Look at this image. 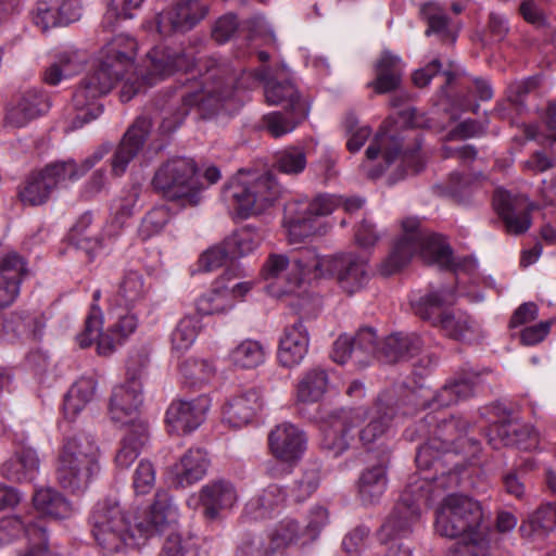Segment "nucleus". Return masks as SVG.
<instances>
[{
	"label": "nucleus",
	"mask_w": 556,
	"mask_h": 556,
	"mask_svg": "<svg viewBox=\"0 0 556 556\" xmlns=\"http://www.w3.org/2000/svg\"><path fill=\"white\" fill-rule=\"evenodd\" d=\"M178 518V508L165 491L156 492L150 510L140 516L109 498L98 503L92 511V532L106 553L116 554L144 545L149 539L175 526Z\"/></svg>",
	"instance_id": "obj_1"
},
{
	"label": "nucleus",
	"mask_w": 556,
	"mask_h": 556,
	"mask_svg": "<svg viewBox=\"0 0 556 556\" xmlns=\"http://www.w3.org/2000/svg\"><path fill=\"white\" fill-rule=\"evenodd\" d=\"M138 42L127 34L113 36L100 50L94 65L114 80H123L121 99L130 101L137 93L156 85L175 71L188 72L192 60L186 54L172 53L167 48L154 47L138 70Z\"/></svg>",
	"instance_id": "obj_2"
},
{
	"label": "nucleus",
	"mask_w": 556,
	"mask_h": 556,
	"mask_svg": "<svg viewBox=\"0 0 556 556\" xmlns=\"http://www.w3.org/2000/svg\"><path fill=\"white\" fill-rule=\"evenodd\" d=\"M484 520L485 514L479 501L463 493H452L443 497L435 508L433 527L440 536L466 541V552L459 556L488 555L490 540Z\"/></svg>",
	"instance_id": "obj_3"
},
{
	"label": "nucleus",
	"mask_w": 556,
	"mask_h": 556,
	"mask_svg": "<svg viewBox=\"0 0 556 556\" xmlns=\"http://www.w3.org/2000/svg\"><path fill=\"white\" fill-rule=\"evenodd\" d=\"M458 477L448 472L431 480L428 477H413L401 494L400 501L390 513L378 533L382 543L405 538L413 532L414 525L420 519L421 506L428 505L439 496V489L455 486Z\"/></svg>",
	"instance_id": "obj_4"
},
{
	"label": "nucleus",
	"mask_w": 556,
	"mask_h": 556,
	"mask_svg": "<svg viewBox=\"0 0 556 556\" xmlns=\"http://www.w3.org/2000/svg\"><path fill=\"white\" fill-rule=\"evenodd\" d=\"M343 204L345 211L354 212L364 205L361 198H350L344 202L334 194L320 193L313 199H300L289 202L285 208V228L291 244L327 232L329 225L324 220L337 207Z\"/></svg>",
	"instance_id": "obj_5"
},
{
	"label": "nucleus",
	"mask_w": 556,
	"mask_h": 556,
	"mask_svg": "<svg viewBox=\"0 0 556 556\" xmlns=\"http://www.w3.org/2000/svg\"><path fill=\"white\" fill-rule=\"evenodd\" d=\"M101 452L94 439L76 434L65 439L55 464V478L62 489L83 494L101 470Z\"/></svg>",
	"instance_id": "obj_6"
},
{
	"label": "nucleus",
	"mask_w": 556,
	"mask_h": 556,
	"mask_svg": "<svg viewBox=\"0 0 556 556\" xmlns=\"http://www.w3.org/2000/svg\"><path fill=\"white\" fill-rule=\"evenodd\" d=\"M403 233L395 243L391 254L381 263L379 271L390 276L404 267L410 258L419 253L428 263L440 267L452 264V251L444 238L438 235H426L419 229V219L407 217L402 222Z\"/></svg>",
	"instance_id": "obj_7"
},
{
	"label": "nucleus",
	"mask_w": 556,
	"mask_h": 556,
	"mask_svg": "<svg viewBox=\"0 0 556 556\" xmlns=\"http://www.w3.org/2000/svg\"><path fill=\"white\" fill-rule=\"evenodd\" d=\"M280 193L281 187L271 174L239 173L225 188L224 199L238 216L248 217L262 213Z\"/></svg>",
	"instance_id": "obj_8"
},
{
	"label": "nucleus",
	"mask_w": 556,
	"mask_h": 556,
	"mask_svg": "<svg viewBox=\"0 0 556 556\" xmlns=\"http://www.w3.org/2000/svg\"><path fill=\"white\" fill-rule=\"evenodd\" d=\"M152 185L164 198L185 207L198 205L205 190L195 162L188 157H174L162 164L154 174Z\"/></svg>",
	"instance_id": "obj_9"
},
{
	"label": "nucleus",
	"mask_w": 556,
	"mask_h": 556,
	"mask_svg": "<svg viewBox=\"0 0 556 556\" xmlns=\"http://www.w3.org/2000/svg\"><path fill=\"white\" fill-rule=\"evenodd\" d=\"M102 154L96 153L87 157L80 165L70 160L47 165L43 169L33 173L18 192L24 205L37 206L46 203L53 189L66 181H75L91 169Z\"/></svg>",
	"instance_id": "obj_10"
},
{
	"label": "nucleus",
	"mask_w": 556,
	"mask_h": 556,
	"mask_svg": "<svg viewBox=\"0 0 556 556\" xmlns=\"http://www.w3.org/2000/svg\"><path fill=\"white\" fill-rule=\"evenodd\" d=\"M453 301L454 295L442 290L420 298L413 307L420 318L440 326L446 336L455 340H469L475 336L476 325L465 313L451 314L444 311V305Z\"/></svg>",
	"instance_id": "obj_11"
},
{
	"label": "nucleus",
	"mask_w": 556,
	"mask_h": 556,
	"mask_svg": "<svg viewBox=\"0 0 556 556\" xmlns=\"http://www.w3.org/2000/svg\"><path fill=\"white\" fill-rule=\"evenodd\" d=\"M144 362L127 365V380L116 386L110 401V415L113 421L128 427L142 422L138 419V408L142 403L140 376Z\"/></svg>",
	"instance_id": "obj_12"
},
{
	"label": "nucleus",
	"mask_w": 556,
	"mask_h": 556,
	"mask_svg": "<svg viewBox=\"0 0 556 556\" xmlns=\"http://www.w3.org/2000/svg\"><path fill=\"white\" fill-rule=\"evenodd\" d=\"M116 83L96 66L86 74L73 94V106L77 111L73 128L80 127L101 114L102 106L98 99L109 93Z\"/></svg>",
	"instance_id": "obj_13"
},
{
	"label": "nucleus",
	"mask_w": 556,
	"mask_h": 556,
	"mask_svg": "<svg viewBox=\"0 0 556 556\" xmlns=\"http://www.w3.org/2000/svg\"><path fill=\"white\" fill-rule=\"evenodd\" d=\"M262 277L267 292L275 298L298 293L305 281L300 257L290 260L285 254H270L263 265Z\"/></svg>",
	"instance_id": "obj_14"
},
{
	"label": "nucleus",
	"mask_w": 556,
	"mask_h": 556,
	"mask_svg": "<svg viewBox=\"0 0 556 556\" xmlns=\"http://www.w3.org/2000/svg\"><path fill=\"white\" fill-rule=\"evenodd\" d=\"M367 416L363 407L336 410L323 422L321 445L334 456L346 451L355 439L354 430L359 427Z\"/></svg>",
	"instance_id": "obj_15"
},
{
	"label": "nucleus",
	"mask_w": 556,
	"mask_h": 556,
	"mask_svg": "<svg viewBox=\"0 0 556 556\" xmlns=\"http://www.w3.org/2000/svg\"><path fill=\"white\" fill-rule=\"evenodd\" d=\"M239 502L236 486L228 480H213L204 484L198 493L189 496L187 504L197 509L203 508V515L208 520L220 518L224 513L231 511Z\"/></svg>",
	"instance_id": "obj_16"
},
{
	"label": "nucleus",
	"mask_w": 556,
	"mask_h": 556,
	"mask_svg": "<svg viewBox=\"0 0 556 556\" xmlns=\"http://www.w3.org/2000/svg\"><path fill=\"white\" fill-rule=\"evenodd\" d=\"M235 96L229 81L206 75L200 90L186 91L181 99L184 105L188 108L198 105L206 113L219 111L230 113L238 108L239 102Z\"/></svg>",
	"instance_id": "obj_17"
},
{
	"label": "nucleus",
	"mask_w": 556,
	"mask_h": 556,
	"mask_svg": "<svg viewBox=\"0 0 556 556\" xmlns=\"http://www.w3.org/2000/svg\"><path fill=\"white\" fill-rule=\"evenodd\" d=\"M208 5L202 0H180L159 13L157 30L167 36L175 31H187L205 17Z\"/></svg>",
	"instance_id": "obj_18"
},
{
	"label": "nucleus",
	"mask_w": 556,
	"mask_h": 556,
	"mask_svg": "<svg viewBox=\"0 0 556 556\" xmlns=\"http://www.w3.org/2000/svg\"><path fill=\"white\" fill-rule=\"evenodd\" d=\"M211 401L205 395L192 400L173 401L166 410L165 421L169 432L187 434L204 421Z\"/></svg>",
	"instance_id": "obj_19"
},
{
	"label": "nucleus",
	"mask_w": 556,
	"mask_h": 556,
	"mask_svg": "<svg viewBox=\"0 0 556 556\" xmlns=\"http://www.w3.org/2000/svg\"><path fill=\"white\" fill-rule=\"evenodd\" d=\"M376 332L371 328H363L355 337L339 336L333 343L332 358L339 364H345L352 359L355 364L365 366L376 356Z\"/></svg>",
	"instance_id": "obj_20"
},
{
	"label": "nucleus",
	"mask_w": 556,
	"mask_h": 556,
	"mask_svg": "<svg viewBox=\"0 0 556 556\" xmlns=\"http://www.w3.org/2000/svg\"><path fill=\"white\" fill-rule=\"evenodd\" d=\"M268 444L271 454L277 459L293 464L304 455L307 438L298 426L286 421L277 425L269 432Z\"/></svg>",
	"instance_id": "obj_21"
},
{
	"label": "nucleus",
	"mask_w": 556,
	"mask_h": 556,
	"mask_svg": "<svg viewBox=\"0 0 556 556\" xmlns=\"http://www.w3.org/2000/svg\"><path fill=\"white\" fill-rule=\"evenodd\" d=\"M296 545H307L302 526L294 518L286 517L266 529L258 549L265 556H275L283 555L288 548Z\"/></svg>",
	"instance_id": "obj_22"
},
{
	"label": "nucleus",
	"mask_w": 556,
	"mask_h": 556,
	"mask_svg": "<svg viewBox=\"0 0 556 556\" xmlns=\"http://www.w3.org/2000/svg\"><path fill=\"white\" fill-rule=\"evenodd\" d=\"M28 273L27 262L16 252H9L2 256L0 261V308H7L17 300L21 286Z\"/></svg>",
	"instance_id": "obj_23"
},
{
	"label": "nucleus",
	"mask_w": 556,
	"mask_h": 556,
	"mask_svg": "<svg viewBox=\"0 0 556 556\" xmlns=\"http://www.w3.org/2000/svg\"><path fill=\"white\" fill-rule=\"evenodd\" d=\"M308 349V330L302 320H298L282 331L277 351L278 362L287 368L299 366L306 357Z\"/></svg>",
	"instance_id": "obj_24"
},
{
	"label": "nucleus",
	"mask_w": 556,
	"mask_h": 556,
	"mask_svg": "<svg viewBox=\"0 0 556 556\" xmlns=\"http://www.w3.org/2000/svg\"><path fill=\"white\" fill-rule=\"evenodd\" d=\"M257 79L265 81L264 92L268 104L285 105L301 118L307 117L309 109L300 100L298 89L291 80L279 79L278 76L268 78L264 71L257 73Z\"/></svg>",
	"instance_id": "obj_25"
},
{
	"label": "nucleus",
	"mask_w": 556,
	"mask_h": 556,
	"mask_svg": "<svg viewBox=\"0 0 556 556\" xmlns=\"http://www.w3.org/2000/svg\"><path fill=\"white\" fill-rule=\"evenodd\" d=\"M129 308L118 306L110 312L111 321L108 330L98 342V353L100 355L112 354L118 344L136 331L138 318Z\"/></svg>",
	"instance_id": "obj_26"
},
{
	"label": "nucleus",
	"mask_w": 556,
	"mask_h": 556,
	"mask_svg": "<svg viewBox=\"0 0 556 556\" xmlns=\"http://www.w3.org/2000/svg\"><path fill=\"white\" fill-rule=\"evenodd\" d=\"M263 407V396L257 389L243 390L225 405L224 421L233 428L243 427L251 422Z\"/></svg>",
	"instance_id": "obj_27"
},
{
	"label": "nucleus",
	"mask_w": 556,
	"mask_h": 556,
	"mask_svg": "<svg viewBox=\"0 0 556 556\" xmlns=\"http://www.w3.org/2000/svg\"><path fill=\"white\" fill-rule=\"evenodd\" d=\"M493 205L503 218L508 232L520 235L530 228V211L526 200L513 198L505 190H497L494 194Z\"/></svg>",
	"instance_id": "obj_28"
},
{
	"label": "nucleus",
	"mask_w": 556,
	"mask_h": 556,
	"mask_svg": "<svg viewBox=\"0 0 556 556\" xmlns=\"http://www.w3.org/2000/svg\"><path fill=\"white\" fill-rule=\"evenodd\" d=\"M151 129L148 117L138 118L124 136L112 160V174L121 176L125 173L128 163L141 149L147 135Z\"/></svg>",
	"instance_id": "obj_29"
},
{
	"label": "nucleus",
	"mask_w": 556,
	"mask_h": 556,
	"mask_svg": "<svg viewBox=\"0 0 556 556\" xmlns=\"http://www.w3.org/2000/svg\"><path fill=\"white\" fill-rule=\"evenodd\" d=\"M210 459L205 451L201 448L188 450L170 470L173 483L177 486H190L206 475Z\"/></svg>",
	"instance_id": "obj_30"
},
{
	"label": "nucleus",
	"mask_w": 556,
	"mask_h": 556,
	"mask_svg": "<svg viewBox=\"0 0 556 556\" xmlns=\"http://www.w3.org/2000/svg\"><path fill=\"white\" fill-rule=\"evenodd\" d=\"M20 532H24L31 544L30 548L20 556H47L45 529L40 525L25 526L17 517H8L0 521V544L11 542Z\"/></svg>",
	"instance_id": "obj_31"
},
{
	"label": "nucleus",
	"mask_w": 556,
	"mask_h": 556,
	"mask_svg": "<svg viewBox=\"0 0 556 556\" xmlns=\"http://www.w3.org/2000/svg\"><path fill=\"white\" fill-rule=\"evenodd\" d=\"M336 276L341 289L349 294H354L369 281L367 261L353 253L341 254V264Z\"/></svg>",
	"instance_id": "obj_32"
},
{
	"label": "nucleus",
	"mask_w": 556,
	"mask_h": 556,
	"mask_svg": "<svg viewBox=\"0 0 556 556\" xmlns=\"http://www.w3.org/2000/svg\"><path fill=\"white\" fill-rule=\"evenodd\" d=\"M286 501L285 490L277 484H269L248 501L244 515L253 520L270 518L283 508Z\"/></svg>",
	"instance_id": "obj_33"
},
{
	"label": "nucleus",
	"mask_w": 556,
	"mask_h": 556,
	"mask_svg": "<svg viewBox=\"0 0 556 556\" xmlns=\"http://www.w3.org/2000/svg\"><path fill=\"white\" fill-rule=\"evenodd\" d=\"M86 60V53L77 49L68 48L59 52L45 72V81L52 86L60 84L78 73Z\"/></svg>",
	"instance_id": "obj_34"
},
{
	"label": "nucleus",
	"mask_w": 556,
	"mask_h": 556,
	"mask_svg": "<svg viewBox=\"0 0 556 556\" xmlns=\"http://www.w3.org/2000/svg\"><path fill=\"white\" fill-rule=\"evenodd\" d=\"M45 318L40 312H22L14 314L5 324L9 340H29L41 336Z\"/></svg>",
	"instance_id": "obj_35"
},
{
	"label": "nucleus",
	"mask_w": 556,
	"mask_h": 556,
	"mask_svg": "<svg viewBox=\"0 0 556 556\" xmlns=\"http://www.w3.org/2000/svg\"><path fill=\"white\" fill-rule=\"evenodd\" d=\"M267 348L257 340L245 339L228 353L229 364L237 369H254L265 363Z\"/></svg>",
	"instance_id": "obj_36"
},
{
	"label": "nucleus",
	"mask_w": 556,
	"mask_h": 556,
	"mask_svg": "<svg viewBox=\"0 0 556 556\" xmlns=\"http://www.w3.org/2000/svg\"><path fill=\"white\" fill-rule=\"evenodd\" d=\"M40 460L35 450L22 447L3 465L4 475L16 481H31L39 472Z\"/></svg>",
	"instance_id": "obj_37"
},
{
	"label": "nucleus",
	"mask_w": 556,
	"mask_h": 556,
	"mask_svg": "<svg viewBox=\"0 0 556 556\" xmlns=\"http://www.w3.org/2000/svg\"><path fill=\"white\" fill-rule=\"evenodd\" d=\"M388 485L387 469L377 465L364 470L358 479V497L364 505L380 501Z\"/></svg>",
	"instance_id": "obj_38"
},
{
	"label": "nucleus",
	"mask_w": 556,
	"mask_h": 556,
	"mask_svg": "<svg viewBox=\"0 0 556 556\" xmlns=\"http://www.w3.org/2000/svg\"><path fill=\"white\" fill-rule=\"evenodd\" d=\"M329 378L326 370L315 367L302 374L296 384V400L302 403L318 402L327 392Z\"/></svg>",
	"instance_id": "obj_39"
},
{
	"label": "nucleus",
	"mask_w": 556,
	"mask_h": 556,
	"mask_svg": "<svg viewBox=\"0 0 556 556\" xmlns=\"http://www.w3.org/2000/svg\"><path fill=\"white\" fill-rule=\"evenodd\" d=\"M148 428L144 422L128 427L122 439L121 447L115 456V465L119 469H127L138 458L140 450L147 439Z\"/></svg>",
	"instance_id": "obj_40"
},
{
	"label": "nucleus",
	"mask_w": 556,
	"mask_h": 556,
	"mask_svg": "<svg viewBox=\"0 0 556 556\" xmlns=\"http://www.w3.org/2000/svg\"><path fill=\"white\" fill-rule=\"evenodd\" d=\"M299 257L305 280L336 275L339 264H341V254L320 256L314 250L302 251Z\"/></svg>",
	"instance_id": "obj_41"
},
{
	"label": "nucleus",
	"mask_w": 556,
	"mask_h": 556,
	"mask_svg": "<svg viewBox=\"0 0 556 556\" xmlns=\"http://www.w3.org/2000/svg\"><path fill=\"white\" fill-rule=\"evenodd\" d=\"M401 63L399 55L384 51L376 64V80L370 85L379 93L395 89L401 81Z\"/></svg>",
	"instance_id": "obj_42"
},
{
	"label": "nucleus",
	"mask_w": 556,
	"mask_h": 556,
	"mask_svg": "<svg viewBox=\"0 0 556 556\" xmlns=\"http://www.w3.org/2000/svg\"><path fill=\"white\" fill-rule=\"evenodd\" d=\"M34 506L41 515L55 519L70 517L73 511L68 501L51 488L36 491Z\"/></svg>",
	"instance_id": "obj_43"
},
{
	"label": "nucleus",
	"mask_w": 556,
	"mask_h": 556,
	"mask_svg": "<svg viewBox=\"0 0 556 556\" xmlns=\"http://www.w3.org/2000/svg\"><path fill=\"white\" fill-rule=\"evenodd\" d=\"M97 391V382L92 378L77 380L67 392L64 400V414L67 418H74L90 403Z\"/></svg>",
	"instance_id": "obj_44"
},
{
	"label": "nucleus",
	"mask_w": 556,
	"mask_h": 556,
	"mask_svg": "<svg viewBox=\"0 0 556 556\" xmlns=\"http://www.w3.org/2000/svg\"><path fill=\"white\" fill-rule=\"evenodd\" d=\"M493 431L503 445H517L522 450H530L538 444L536 431L528 426L506 422L495 426Z\"/></svg>",
	"instance_id": "obj_45"
},
{
	"label": "nucleus",
	"mask_w": 556,
	"mask_h": 556,
	"mask_svg": "<svg viewBox=\"0 0 556 556\" xmlns=\"http://www.w3.org/2000/svg\"><path fill=\"white\" fill-rule=\"evenodd\" d=\"M392 418L393 408L377 405L367 425L358 431L359 441L364 445L378 441L390 431Z\"/></svg>",
	"instance_id": "obj_46"
},
{
	"label": "nucleus",
	"mask_w": 556,
	"mask_h": 556,
	"mask_svg": "<svg viewBox=\"0 0 556 556\" xmlns=\"http://www.w3.org/2000/svg\"><path fill=\"white\" fill-rule=\"evenodd\" d=\"M399 144L395 139L386 132H378L366 150L367 161L376 160L380 154L384 160V165L377 170L368 169L370 177L381 175L393 162L397 154Z\"/></svg>",
	"instance_id": "obj_47"
},
{
	"label": "nucleus",
	"mask_w": 556,
	"mask_h": 556,
	"mask_svg": "<svg viewBox=\"0 0 556 556\" xmlns=\"http://www.w3.org/2000/svg\"><path fill=\"white\" fill-rule=\"evenodd\" d=\"M556 526V505L546 504L539 507L529 518L522 521L520 532L523 536L541 535Z\"/></svg>",
	"instance_id": "obj_48"
},
{
	"label": "nucleus",
	"mask_w": 556,
	"mask_h": 556,
	"mask_svg": "<svg viewBox=\"0 0 556 556\" xmlns=\"http://www.w3.org/2000/svg\"><path fill=\"white\" fill-rule=\"evenodd\" d=\"M195 307L201 315L219 314L232 308L233 301L229 299L223 288V280L218 278L213 288L197 300Z\"/></svg>",
	"instance_id": "obj_49"
},
{
	"label": "nucleus",
	"mask_w": 556,
	"mask_h": 556,
	"mask_svg": "<svg viewBox=\"0 0 556 556\" xmlns=\"http://www.w3.org/2000/svg\"><path fill=\"white\" fill-rule=\"evenodd\" d=\"M147 292L144 280L138 271H127L121 283L116 294V304L118 306L132 307L141 301Z\"/></svg>",
	"instance_id": "obj_50"
},
{
	"label": "nucleus",
	"mask_w": 556,
	"mask_h": 556,
	"mask_svg": "<svg viewBox=\"0 0 556 556\" xmlns=\"http://www.w3.org/2000/svg\"><path fill=\"white\" fill-rule=\"evenodd\" d=\"M263 238L251 226L243 227L233 232L226 241V245L232 257L244 256L258 248Z\"/></svg>",
	"instance_id": "obj_51"
},
{
	"label": "nucleus",
	"mask_w": 556,
	"mask_h": 556,
	"mask_svg": "<svg viewBox=\"0 0 556 556\" xmlns=\"http://www.w3.org/2000/svg\"><path fill=\"white\" fill-rule=\"evenodd\" d=\"M200 325L194 317H184L172 332V351L178 356L188 351L194 343Z\"/></svg>",
	"instance_id": "obj_52"
},
{
	"label": "nucleus",
	"mask_w": 556,
	"mask_h": 556,
	"mask_svg": "<svg viewBox=\"0 0 556 556\" xmlns=\"http://www.w3.org/2000/svg\"><path fill=\"white\" fill-rule=\"evenodd\" d=\"M307 165L306 154L300 147H288L275 154V168L286 175H299Z\"/></svg>",
	"instance_id": "obj_53"
},
{
	"label": "nucleus",
	"mask_w": 556,
	"mask_h": 556,
	"mask_svg": "<svg viewBox=\"0 0 556 556\" xmlns=\"http://www.w3.org/2000/svg\"><path fill=\"white\" fill-rule=\"evenodd\" d=\"M299 114L290 110V116L280 112H273L264 116V128L275 138L292 132L303 121Z\"/></svg>",
	"instance_id": "obj_54"
},
{
	"label": "nucleus",
	"mask_w": 556,
	"mask_h": 556,
	"mask_svg": "<svg viewBox=\"0 0 556 556\" xmlns=\"http://www.w3.org/2000/svg\"><path fill=\"white\" fill-rule=\"evenodd\" d=\"M179 370L191 383H202L215 374V366L206 359L189 357L179 365Z\"/></svg>",
	"instance_id": "obj_55"
},
{
	"label": "nucleus",
	"mask_w": 556,
	"mask_h": 556,
	"mask_svg": "<svg viewBox=\"0 0 556 556\" xmlns=\"http://www.w3.org/2000/svg\"><path fill=\"white\" fill-rule=\"evenodd\" d=\"M472 393L473 384L471 382L467 380L455 381L442 388L434 399V404L437 406H450L469 397Z\"/></svg>",
	"instance_id": "obj_56"
},
{
	"label": "nucleus",
	"mask_w": 556,
	"mask_h": 556,
	"mask_svg": "<svg viewBox=\"0 0 556 556\" xmlns=\"http://www.w3.org/2000/svg\"><path fill=\"white\" fill-rule=\"evenodd\" d=\"M421 15L428 23L426 35L437 34L442 38L451 36L447 26V18L442 9L437 3H427L420 9Z\"/></svg>",
	"instance_id": "obj_57"
},
{
	"label": "nucleus",
	"mask_w": 556,
	"mask_h": 556,
	"mask_svg": "<svg viewBox=\"0 0 556 556\" xmlns=\"http://www.w3.org/2000/svg\"><path fill=\"white\" fill-rule=\"evenodd\" d=\"M343 126L348 136V150L353 153L359 151L369 138L371 129L366 125H359L354 115L346 116Z\"/></svg>",
	"instance_id": "obj_58"
},
{
	"label": "nucleus",
	"mask_w": 556,
	"mask_h": 556,
	"mask_svg": "<svg viewBox=\"0 0 556 556\" xmlns=\"http://www.w3.org/2000/svg\"><path fill=\"white\" fill-rule=\"evenodd\" d=\"M55 0L38 1L33 11V21L42 30L61 26Z\"/></svg>",
	"instance_id": "obj_59"
},
{
	"label": "nucleus",
	"mask_w": 556,
	"mask_h": 556,
	"mask_svg": "<svg viewBox=\"0 0 556 556\" xmlns=\"http://www.w3.org/2000/svg\"><path fill=\"white\" fill-rule=\"evenodd\" d=\"M146 0H111L103 18L106 28H114V20L132 17V11L139 9Z\"/></svg>",
	"instance_id": "obj_60"
},
{
	"label": "nucleus",
	"mask_w": 556,
	"mask_h": 556,
	"mask_svg": "<svg viewBox=\"0 0 556 556\" xmlns=\"http://www.w3.org/2000/svg\"><path fill=\"white\" fill-rule=\"evenodd\" d=\"M102 324L101 311L93 307L86 319L84 331L77 336L78 344L81 348H87L93 342L98 344L101 337L105 334V332H102Z\"/></svg>",
	"instance_id": "obj_61"
},
{
	"label": "nucleus",
	"mask_w": 556,
	"mask_h": 556,
	"mask_svg": "<svg viewBox=\"0 0 556 556\" xmlns=\"http://www.w3.org/2000/svg\"><path fill=\"white\" fill-rule=\"evenodd\" d=\"M155 468L149 460H141L132 477V488L137 495L150 493L155 485Z\"/></svg>",
	"instance_id": "obj_62"
},
{
	"label": "nucleus",
	"mask_w": 556,
	"mask_h": 556,
	"mask_svg": "<svg viewBox=\"0 0 556 556\" xmlns=\"http://www.w3.org/2000/svg\"><path fill=\"white\" fill-rule=\"evenodd\" d=\"M170 220V213L166 206H156L152 208L143 218L141 224V235L144 238L152 237L163 230Z\"/></svg>",
	"instance_id": "obj_63"
},
{
	"label": "nucleus",
	"mask_w": 556,
	"mask_h": 556,
	"mask_svg": "<svg viewBox=\"0 0 556 556\" xmlns=\"http://www.w3.org/2000/svg\"><path fill=\"white\" fill-rule=\"evenodd\" d=\"M160 556H198V549L192 540L174 533L166 539Z\"/></svg>",
	"instance_id": "obj_64"
}]
</instances>
